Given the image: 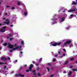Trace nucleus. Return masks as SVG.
<instances>
[{
    "label": "nucleus",
    "mask_w": 77,
    "mask_h": 77,
    "mask_svg": "<svg viewBox=\"0 0 77 77\" xmlns=\"http://www.w3.org/2000/svg\"><path fill=\"white\" fill-rule=\"evenodd\" d=\"M8 45V43H5V44H3L4 46H6Z\"/></svg>",
    "instance_id": "nucleus-15"
},
{
    "label": "nucleus",
    "mask_w": 77,
    "mask_h": 77,
    "mask_svg": "<svg viewBox=\"0 0 77 77\" xmlns=\"http://www.w3.org/2000/svg\"><path fill=\"white\" fill-rule=\"evenodd\" d=\"M10 52H12V51H13V50H10Z\"/></svg>",
    "instance_id": "nucleus-52"
},
{
    "label": "nucleus",
    "mask_w": 77,
    "mask_h": 77,
    "mask_svg": "<svg viewBox=\"0 0 77 77\" xmlns=\"http://www.w3.org/2000/svg\"><path fill=\"white\" fill-rule=\"evenodd\" d=\"M20 53H21V54H22L23 53V52H22L21 51H20Z\"/></svg>",
    "instance_id": "nucleus-39"
},
{
    "label": "nucleus",
    "mask_w": 77,
    "mask_h": 77,
    "mask_svg": "<svg viewBox=\"0 0 77 77\" xmlns=\"http://www.w3.org/2000/svg\"><path fill=\"white\" fill-rule=\"evenodd\" d=\"M56 59H55V58H54L53 59V62H56Z\"/></svg>",
    "instance_id": "nucleus-27"
},
{
    "label": "nucleus",
    "mask_w": 77,
    "mask_h": 77,
    "mask_svg": "<svg viewBox=\"0 0 77 77\" xmlns=\"http://www.w3.org/2000/svg\"><path fill=\"white\" fill-rule=\"evenodd\" d=\"M72 46H73L72 44H71L70 45V47H72Z\"/></svg>",
    "instance_id": "nucleus-48"
},
{
    "label": "nucleus",
    "mask_w": 77,
    "mask_h": 77,
    "mask_svg": "<svg viewBox=\"0 0 77 77\" xmlns=\"http://www.w3.org/2000/svg\"><path fill=\"white\" fill-rule=\"evenodd\" d=\"M15 77H24V75L21 74V73L16 74L15 75Z\"/></svg>",
    "instance_id": "nucleus-3"
},
{
    "label": "nucleus",
    "mask_w": 77,
    "mask_h": 77,
    "mask_svg": "<svg viewBox=\"0 0 77 77\" xmlns=\"http://www.w3.org/2000/svg\"><path fill=\"white\" fill-rule=\"evenodd\" d=\"M17 60H15V62H17Z\"/></svg>",
    "instance_id": "nucleus-64"
},
{
    "label": "nucleus",
    "mask_w": 77,
    "mask_h": 77,
    "mask_svg": "<svg viewBox=\"0 0 77 77\" xmlns=\"http://www.w3.org/2000/svg\"><path fill=\"white\" fill-rule=\"evenodd\" d=\"M76 8H74L71 10L68 11V12H75V11Z\"/></svg>",
    "instance_id": "nucleus-7"
},
{
    "label": "nucleus",
    "mask_w": 77,
    "mask_h": 77,
    "mask_svg": "<svg viewBox=\"0 0 77 77\" xmlns=\"http://www.w3.org/2000/svg\"><path fill=\"white\" fill-rule=\"evenodd\" d=\"M21 44H22V45H23V44H24V41H21Z\"/></svg>",
    "instance_id": "nucleus-20"
},
{
    "label": "nucleus",
    "mask_w": 77,
    "mask_h": 77,
    "mask_svg": "<svg viewBox=\"0 0 77 77\" xmlns=\"http://www.w3.org/2000/svg\"><path fill=\"white\" fill-rule=\"evenodd\" d=\"M70 43H71V40H68L64 43V45H66V44H69Z\"/></svg>",
    "instance_id": "nucleus-2"
},
{
    "label": "nucleus",
    "mask_w": 77,
    "mask_h": 77,
    "mask_svg": "<svg viewBox=\"0 0 77 77\" xmlns=\"http://www.w3.org/2000/svg\"><path fill=\"white\" fill-rule=\"evenodd\" d=\"M63 50L64 51H65V52H66V50H65V49H63Z\"/></svg>",
    "instance_id": "nucleus-43"
},
{
    "label": "nucleus",
    "mask_w": 77,
    "mask_h": 77,
    "mask_svg": "<svg viewBox=\"0 0 77 77\" xmlns=\"http://www.w3.org/2000/svg\"><path fill=\"white\" fill-rule=\"evenodd\" d=\"M4 15H8V14H7V13H5Z\"/></svg>",
    "instance_id": "nucleus-51"
},
{
    "label": "nucleus",
    "mask_w": 77,
    "mask_h": 77,
    "mask_svg": "<svg viewBox=\"0 0 77 77\" xmlns=\"http://www.w3.org/2000/svg\"><path fill=\"white\" fill-rule=\"evenodd\" d=\"M32 63H35V62H32Z\"/></svg>",
    "instance_id": "nucleus-60"
},
{
    "label": "nucleus",
    "mask_w": 77,
    "mask_h": 77,
    "mask_svg": "<svg viewBox=\"0 0 77 77\" xmlns=\"http://www.w3.org/2000/svg\"><path fill=\"white\" fill-rule=\"evenodd\" d=\"M8 35L9 36H12V35L10 34H8Z\"/></svg>",
    "instance_id": "nucleus-38"
},
{
    "label": "nucleus",
    "mask_w": 77,
    "mask_h": 77,
    "mask_svg": "<svg viewBox=\"0 0 77 77\" xmlns=\"http://www.w3.org/2000/svg\"><path fill=\"white\" fill-rule=\"evenodd\" d=\"M58 54H60V53H61V52H60V51H58Z\"/></svg>",
    "instance_id": "nucleus-37"
},
{
    "label": "nucleus",
    "mask_w": 77,
    "mask_h": 77,
    "mask_svg": "<svg viewBox=\"0 0 77 77\" xmlns=\"http://www.w3.org/2000/svg\"><path fill=\"white\" fill-rule=\"evenodd\" d=\"M4 23L6 24H7V25H8V24H9V23H10V22L9 21V19H7L5 20V22H4Z\"/></svg>",
    "instance_id": "nucleus-4"
},
{
    "label": "nucleus",
    "mask_w": 77,
    "mask_h": 77,
    "mask_svg": "<svg viewBox=\"0 0 77 77\" xmlns=\"http://www.w3.org/2000/svg\"><path fill=\"white\" fill-rule=\"evenodd\" d=\"M36 70H32V72H33V74L35 75V77H37V76H36V73L35 72Z\"/></svg>",
    "instance_id": "nucleus-9"
},
{
    "label": "nucleus",
    "mask_w": 77,
    "mask_h": 77,
    "mask_svg": "<svg viewBox=\"0 0 77 77\" xmlns=\"http://www.w3.org/2000/svg\"><path fill=\"white\" fill-rule=\"evenodd\" d=\"M23 67H22L21 66L20 68V69H23Z\"/></svg>",
    "instance_id": "nucleus-29"
},
{
    "label": "nucleus",
    "mask_w": 77,
    "mask_h": 77,
    "mask_svg": "<svg viewBox=\"0 0 77 77\" xmlns=\"http://www.w3.org/2000/svg\"><path fill=\"white\" fill-rule=\"evenodd\" d=\"M68 63V61H67L65 62L64 64H65V65H66V64H67V63Z\"/></svg>",
    "instance_id": "nucleus-23"
},
{
    "label": "nucleus",
    "mask_w": 77,
    "mask_h": 77,
    "mask_svg": "<svg viewBox=\"0 0 77 77\" xmlns=\"http://www.w3.org/2000/svg\"><path fill=\"white\" fill-rule=\"evenodd\" d=\"M4 63H2V62H0V65H2Z\"/></svg>",
    "instance_id": "nucleus-31"
},
{
    "label": "nucleus",
    "mask_w": 77,
    "mask_h": 77,
    "mask_svg": "<svg viewBox=\"0 0 77 77\" xmlns=\"http://www.w3.org/2000/svg\"><path fill=\"white\" fill-rule=\"evenodd\" d=\"M1 60H4L5 61H6L7 60V58H5V57H2L1 58Z\"/></svg>",
    "instance_id": "nucleus-11"
},
{
    "label": "nucleus",
    "mask_w": 77,
    "mask_h": 77,
    "mask_svg": "<svg viewBox=\"0 0 77 77\" xmlns=\"http://www.w3.org/2000/svg\"><path fill=\"white\" fill-rule=\"evenodd\" d=\"M24 15L26 16L27 15V13L26 12H24Z\"/></svg>",
    "instance_id": "nucleus-16"
},
{
    "label": "nucleus",
    "mask_w": 77,
    "mask_h": 77,
    "mask_svg": "<svg viewBox=\"0 0 77 77\" xmlns=\"http://www.w3.org/2000/svg\"><path fill=\"white\" fill-rule=\"evenodd\" d=\"M33 67V65L31 64H30L29 67V70L30 71H32V68Z\"/></svg>",
    "instance_id": "nucleus-6"
},
{
    "label": "nucleus",
    "mask_w": 77,
    "mask_h": 77,
    "mask_svg": "<svg viewBox=\"0 0 77 77\" xmlns=\"http://www.w3.org/2000/svg\"><path fill=\"white\" fill-rule=\"evenodd\" d=\"M15 9V8L14 7H12L11 8V9L13 10V9Z\"/></svg>",
    "instance_id": "nucleus-33"
},
{
    "label": "nucleus",
    "mask_w": 77,
    "mask_h": 77,
    "mask_svg": "<svg viewBox=\"0 0 77 77\" xmlns=\"http://www.w3.org/2000/svg\"><path fill=\"white\" fill-rule=\"evenodd\" d=\"M36 70H38V69H39V67H37L36 68Z\"/></svg>",
    "instance_id": "nucleus-35"
},
{
    "label": "nucleus",
    "mask_w": 77,
    "mask_h": 77,
    "mask_svg": "<svg viewBox=\"0 0 77 77\" xmlns=\"http://www.w3.org/2000/svg\"><path fill=\"white\" fill-rule=\"evenodd\" d=\"M5 32V29H0V32L3 33Z\"/></svg>",
    "instance_id": "nucleus-10"
},
{
    "label": "nucleus",
    "mask_w": 77,
    "mask_h": 77,
    "mask_svg": "<svg viewBox=\"0 0 77 77\" xmlns=\"http://www.w3.org/2000/svg\"><path fill=\"white\" fill-rule=\"evenodd\" d=\"M70 60H72V61L73 60H74V58H70Z\"/></svg>",
    "instance_id": "nucleus-32"
},
{
    "label": "nucleus",
    "mask_w": 77,
    "mask_h": 77,
    "mask_svg": "<svg viewBox=\"0 0 77 77\" xmlns=\"http://www.w3.org/2000/svg\"><path fill=\"white\" fill-rule=\"evenodd\" d=\"M6 26H4V27H2V29H4V30H5V29H6Z\"/></svg>",
    "instance_id": "nucleus-19"
},
{
    "label": "nucleus",
    "mask_w": 77,
    "mask_h": 77,
    "mask_svg": "<svg viewBox=\"0 0 77 77\" xmlns=\"http://www.w3.org/2000/svg\"><path fill=\"white\" fill-rule=\"evenodd\" d=\"M16 49H18V47H16V48H14L13 49V50H15Z\"/></svg>",
    "instance_id": "nucleus-14"
},
{
    "label": "nucleus",
    "mask_w": 77,
    "mask_h": 77,
    "mask_svg": "<svg viewBox=\"0 0 77 77\" xmlns=\"http://www.w3.org/2000/svg\"><path fill=\"white\" fill-rule=\"evenodd\" d=\"M7 39H9V37L8 36H7Z\"/></svg>",
    "instance_id": "nucleus-54"
},
{
    "label": "nucleus",
    "mask_w": 77,
    "mask_h": 77,
    "mask_svg": "<svg viewBox=\"0 0 77 77\" xmlns=\"http://www.w3.org/2000/svg\"><path fill=\"white\" fill-rule=\"evenodd\" d=\"M26 72H29V70L27 69L26 70Z\"/></svg>",
    "instance_id": "nucleus-41"
},
{
    "label": "nucleus",
    "mask_w": 77,
    "mask_h": 77,
    "mask_svg": "<svg viewBox=\"0 0 77 77\" xmlns=\"http://www.w3.org/2000/svg\"><path fill=\"white\" fill-rule=\"evenodd\" d=\"M72 4L73 5H77V3H76L75 2L72 1Z\"/></svg>",
    "instance_id": "nucleus-12"
},
{
    "label": "nucleus",
    "mask_w": 77,
    "mask_h": 77,
    "mask_svg": "<svg viewBox=\"0 0 77 77\" xmlns=\"http://www.w3.org/2000/svg\"><path fill=\"white\" fill-rule=\"evenodd\" d=\"M14 39V38L12 37H11L10 38V41H12V39Z\"/></svg>",
    "instance_id": "nucleus-24"
},
{
    "label": "nucleus",
    "mask_w": 77,
    "mask_h": 77,
    "mask_svg": "<svg viewBox=\"0 0 77 77\" xmlns=\"http://www.w3.org/2000/svg\"><path fill=\"white\" fill-rule=\"evenodd\" d=\"M63 21H64V18H61V21L62 22H63Z\"/></svg>",
    "instance_id": "nucleus-22"
},
{
    "label": "nucleus",
    "mask_w": 77,
    "mask_h": 77,
    "mask_svg": "<svg viewBox=\"0 0 77 77\" xmlns=\"http://www.w3.org/2000/svg\"><path fill=\"white\" fill-rule=\"evenodd\" d=\"M46 69H47V70L48 71V72H49L50 71V69L48 68V67H46Z\"/></svg>",
    "instance_id": "nucleus-18"
},
{
    "label": "nucleus",
    "mask_w": 77,
    "mask_h": 77,
    "mask_svg": "<svg viewBox=\"0 0 77 77\" xmlns=\"http://www.w3.org/2000/svg\"><path fill=\"white\" fill-rule=\"evenodd\" d=\"M71 74H72V72H69V75H71Z\"/></svg>",
    "instance_id": "nucleus-21"
},
{
    "label": "nucleus",
    "mask_w": 77,
    "mask_h": 77,
    "mask_svg": "<svg viewBox=\"0 0 77 77\" xmlns=\"http://www.w3.org/2000/svg\"><path fill=\"white\" fill-rule=\"evenodd\" d=\"M72 68V66H70V68Z\"/></svg>",
    "instance_id": "nucleus-45"
},
{
    "label": "nucleus",
    "mask_w": 77,
    "mask_h": 77,
    "mask_svg": "<svg viewBox=\"0 0 77 77\" xmlns=\"http://www.w3.org/2000/svg\"><path fill=\"white\" fill-rule=\"evenodd\" d=\"M60 43H56L55 42H51L50 44L51 45H52V46H54V47H55L57 45H60Z\"/></svg>",
    "instance_id": "nucleus-1"
},
{
    "label": "nucleus",
    "mask_w": 77,
    "mask_h": 77,
    "mask_svg": "<svg viewBox=\"0 0 77 77\" xmlns=\"http://www.w3.org/2000/svg\"><path fill=\"white\" fill-rule=\"evenodd\" d=\"M16 46H17V44H15L14 45V47H16Z\"/></svg>",
    "instance_id": "nucleus-49"
},
{
    "label": "nucleus",
    "mask_w": 77,
    "mask_h": 77,
    "mask_svg": "<svg viewBox=\"0 0 77 77\" xmlns=\"http://www.w3.org/2000/svg\"><path fill=\"white\" fill-rule=\"evenodd\" d=\"M72 70L73 71H76L77 72V69H72Z\"/></svg>",
    "instance_id": "nucleus-13"
},
{
    "label": "nucleus",
    "mask_w": 77,
    "mask_h": 77,
    "mask_svg": "<svg viewBox=\"0 0 77 77\" xmlns=\"http://www.w3.org/2000/svg\"><path fill=\"white\" fill-rule=\"evenodd\" d=\"M48 64L50 66H51V64H50V63H48Z\"/></svg>",
    "instance_id": "nucleus-53"
},
{
    "label": "nucleus",
    "mask_w": 77,
    "mask_h": 77,
    "mask_svg": "<svg viewBox=\"0 0 77 77\" xmlns=\"http://www.w3.org/2000/svg\"><path fill=\"white\" fill-rule=\"evenodd\" d=\"M6 7V8H10V6L9 5H7Z\"/></svg>",
    "instance_id": "nucleus-28"
},
{
    "label": "nucleus",
    "mask_w": 77,
    "mask_h": 77,
    "mask_svg": "<svg viewBox=\"0 0 77 77\" xmlns=\"http://www.w3.org/2000/svg\"><path fill=\"white\" fill-rule=\"evenodd\" d=\"M3 64H7V63H3Z\"/></svg>",
    "instance_id": "nucleus-57"
},
{
    "label": "nucleus",
    "mask_w": 77,
    "mask_h": 77,
    "mask_svg": "<svg viewBox=\"0 0 77 77\" xmlns=\"http://www.w3.org/2000/svg\"><path fill=\"white\" fill-rule=\"evenodd\" d=\"M35 65L36 66H38L39 65V64L38 63H36Z\"/></svg>",
    "instance_id": "nucleus-36"
},
{
    "label": "nucleus",
    "mask_w": 77,
    "mask_h": 77,
    "mask_svg": "<svg viewBox=\"0 0 77 77\" xmlns=\"http://www.w3.org/2000/svg\"><path fill=\"white\" fill-rule=\"evenodd\" d=\"M57 54H56L54 55L55 57H57Z\"/></svg>",
    "instance_id": "nucleus-50"
},
{
    "label": "nucleus",
    "mask_w": 77,
    "mask_h": 77,
    "mask_svg": "<svg viewBox=\"0 0 77 77\" xmlns=\"http://www.w3.org/2000/svg\"><path fill=\"white\" fill-rule=\"evenodd\" d=\"M6 19V18H3V20H5Z\"/></svg>",
    "instance_id": "nucleus-55"
},
{
    "label": "nucleus",
    "mask_w": 77,
    "mask_h": 77,
    "mask_svg": "<svg viewBox=\"0 0 77 77\" xmlns=\"http://www.w3.org/2000/svg\"><path fill=\"white\" fill-rule=\"evenodd\" d=\"M2 23H0V26H2Z\"/></svg>",
    "instance_id": "nucleus-61"
},
{
    "label": "nucleus",
    "mask_w": 77,
    "mask_h": 77,
    "mask_svg": "<svg viewBox=\"0 0 77 77\" xmlns=\"http://www.w3.org/2000/svg\"><path fill=\"white\" fill-rule=\"evenodd\" d=\"M73 16H74V15L71 14L70 15V17H73Z\"/></svg>",
    "instance_id": "nucleus-40"
},
{
    "label": "nucleus",
    "mask_w": 77,
    "mask_h": 77,
    "mask_svg": "<svg viewBox=\"0 0 77 77\" xmlns=\"http://www.w3.org/2000/svg\"><path fill=\"white\" fill-rule=\"evenodd\" d=\"M10 26H11V27H13L14 26V25H10Z\"/></svg>",
    "instance_id": "nucleus-42"
},
{
    "label": "nucleus",
    "mask_w": 77,
    "mask_h": 77,
    "mask_svg": "<svg viewBox=\"0 0 77 77\" xmlns=\"http://www.w3.org/2000/svg\"><path fill=\"white\" fill-rule=\"evenodd\" d=\"M17 49L18 48L19 50V51H21V50H22V49H21V47H22V46H21V45H20V46H18L17 47Z\"/></svg>",
    "instance_id": "nucleus-8"
},
{
    "label": "nucleus",
    "mask_w": 77,
    "mask_h": 77,
    "mask_svg": "<svg viewBox=\"0 0 77 77\" xmlns=\"http://www.w3.org/2000/svg\"><path fill=\"white\" fill-rule=\"evenodd\" d=\"M8 47H9L10 48H12L14 47V45H11V44H10V43H8Z\"/></svg>",
    "instance_id": "nucleus-5"
},
{
    "label": "nucleus",
    "mask_w": 77,
    "mask_h": 77,
    "mask_svg": "<svg viewBox=\"0 0 77 77\" xmlns=\"http://www.w3.org/2000/svg\"><path fill=\"white\" fill-rule=\"evenodd\" d=\"M69 27H67L66 28L67 30H68L69 29Z\"/></svg>",
    "instance_id": "nucleus-46"
},
{
    "label": "nucleus",
    "mask_w": 77,
    "mask_h": 77,
    "mask_svg": "<svg viewBox=\"0 0 77 77\" xmlns=\"http://www.w3.org/2000/svg\"><path fill=\"white\" fill-rule=\"evenodd\" d=\"M21 4L20 3V2H17V5H20V4Z\"/></svg>",
    "instance_id": "nucleus-25"
},
{
    "label": "nucleus",
    "mask_w": 77,
    "mask_h": 77,
    "mask_svg": "<svg viewBox=\"0 0 77 77\" xmlns=\"http://www.w3.org/2000/svg\"><path fill=\"white\" fill-rule=\"evenodd\" d=\"M39 60L40 61H42V58H40V59Z\"/></svg>",
    "instance_id": "nucleus-30"
},
{
    "label": "nucleus",
    "mask_w": 77,
    "mask_h": 77,
    "mask_svg": "<svg viewBox=\"0 0 77 77\" xmlns=\"http://www.w3.org/2000/svg\"><path fill=\"white\" fill-rule=\"evenodd\" d=\"M63 72H64V73H66V72H65V71H63Z\"/></svg>",
    "instance_id": "nucleus-58"
},
{
    "label": "nucleus",
    "mask_w": 77,
    "mask_h": 77,
    "mask_svg": "<svg viewBox=\"0 0 77 77\" xmlns=\"http://www.w3.org/2000/svg\"><path fill=\"white\" fill-rule=\"evenodd\" d=\"M37 75L38 76H39V77H41V74H40V73H37Z\"/></svg>",
    "instance_id": "nucleus-17"
},
{
    "label": "nucleus",
    "mask_w": 77,
    "mask_h": 77,
    "mask_svg": "<svg viewBox=\"0 0 77 77\" xmlns=\"http://www.w3.org/2000/svg\"><path fill=\"white\" fill-rule=\"evenodd\" d=\"M65 10H63V13H64L65 11Z\"/></svg>",
    "instance_id": "nucleus-47"
},
{
    "label": "nucleus",
    "mask_w": 77,
    "mask_h": 77,
    "mask_svg": "<svg viewBox=\"0 0 77 77\" xmlns=\"http://www.w3.org/2000/svg\"><path fill=\"white\" fill-rule=\"evenodd\" d=\"M55 20V19H53L52 20L53 21H54V20Z\"/></svg>",
    "instance_id": "nucleus-62"
},
{
    "label": "nucleus",
    "mask_w": 77,
    "mask_h": 77,
    "mask_svg": "<svg viewBox=\"0 0 77 77\" xmlns=\"http://www.w3.org/2000/svg\"><path fill=\"white\" fill-rule=\"evenodd\" d=\"M0 49H2V47H0Z\"/></svg>",
    "instance_id": "nucleus-63"
},
{
    "label": "nucleus",
    "mask_w": 77,
    "mask_h": 77,
    "mask_svg": "<svg viewBox=\"0 0 77 77\" xmlns=\"http://www.w3.org/2000/svg\"><path fill=\"white\" fill-rule=\"evenodd\" d=\"M63 56H65V53L63 54Z\"/></svg>",
    "instance_id": "nucleus-44"
},
{
    "label": "nucleus",
    "mask_w": 77,
    "mask_h": 77,
    "mask_svg": "<svg viewBox=\"0 0 77 77\" xmlns=\"http://www.w3.org/2000/svg\"><path fill=\"white\" fill-rule=\"evenodd\" d=\"M3 42V40H2L1 41V43H2V42Z\"/></svg>",
    "instance_id": "nucleus-59"
},
{
    "label": "nucleus",
    "mask_w": 77,
    "mask_h": 77,
    "mask_svg": "<svg viewBox=\"0 0 77 77\" xmlns=\"http://www.w3.org/2000/svg\"><path fill=\"white\" fill-rule=\"evenodd\" d=\"M25 67H26L27 66V65L26 64H25V65H24Z\"/></svg>",
    "instance_id": "nucleus-56"
},
{
    "label": "nucleus",
    "mask_w": 77,
    "mask_h": 77,
    "mask_svg": "<svg viewBox=\"0 0 77 77\" xmlns=\"http://www.w3.org/2000/svg\"><path fill=\"white\" fill-rule=\"evenodd\" d=\"M7 59H8V60H11V59L10 58V57H7Z\"/></svg>",
    "instance_id": "nucleus-26"
},
{
    "label": "nucleus",
    "mask_w": 77,
    "mask_h": 77,
    "mask_svg": "<svg viewBox=\"0 0 77 77\" xmlns=\"http://www.w3.org/2000/svg\"><path fill=\"white\" fill-rule=\"evenodd\" d=\"M6 66H5L4 67V69H5V68H6Z\"/></svg>",
    "instance_id": "nucleus-34"
}]
</instances>
